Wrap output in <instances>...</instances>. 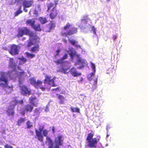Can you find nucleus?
Returning a JSON list of instances; mask_svg holds the SVG:
<instances>
[{"instance_id":"1","label":"nucleus","mask_w":148,"mask_h":148,"mask_svg":"<svg viewBox=\"0 0 148 148\" xmlns=\"http://www.w3.org/2000/svg\"><path fill=\"white\" fill-rule=\"evenodd\" d=\"M94 135V132L92 131L91 132L88 134L86 140L88 143L86 146V147H89L90 148H96L97 147V143L99 141L101 137L97 136V138H93Z\"/></svg>"},{"instance_id":"2","label":"nucleus","mask_w":148,"mask_h":148,"mask_svg":"<svg viewBox=\"0 0 148 148\" xmlns=\"http://www.w3.org/2000/svg\"><path fill=\"white\" fill-rule=\"evenodd\" d=\"M0 77V86H2L3 87L5 88V90L6 93L8 94L13 91V86H8V78L6 77V73L4 72L1 73Z\"/></svg>"},{"instance_id":"3","label":"nucleus","mask_w":148,"mask_h":148,"mask_svg":"<svg viewBox=\"0 0 148 148\" xmlns=\"http://www.w3.org/2000/svg\"><path fill=\"white\" fill-rule=\"evenodd\" d=\"M72 25L69 22H67L66 24L62 28L63 31L60 33L61 36H63L68 37L76 34L77 32V28L73 27L71 29Z\"/></svg>"},{"instance_id":"4","label":"nucleus","mask_w":148,"mask_h":148,"mask_svg":"<svg viewBox=\"0 0 148 148\" xmlns=\"http://www.w3.org/2000/svg\"><path fill=\"white\" fill-rule=\"evenodd\" d=\"M67 54H65L64 56L60 59L54 61V62L57 64H60L62 68L60 69V71L65 74L68 73L67 70L69 69L68 67L69 61H64V60L67 58Z\"/></svg>"},{"instance_id":"5","label":"nucleus","mask_w":148,"mask_h":148,"mask_svg":"<svg viewBox=\"0 0 148 148\" xmlns=\"http://www.w3.org/2000/svg\"><path fill=\"white\" fill-rule=\"evenodd\" d=\"M30 84L36 88H40L42 91L45 90V87L41 86L42 84V82L40 80H38L36 81L34 77L30 78L29 79Z\"/></svg>"},{"instance_id":"6","label":"nucleus","mask_w":148,"mask_h":148,"mask_svg":"<svg viewBox=\"0 0 148 148\" xmlns=\"http://www.w3.org/2000/svg\"><path fill=\"white\" fill-rule=\"evenodd\" d=\"M44 127V126H40L39 128V131L36 129L35 131L36 134V136L35 137L36 138H37L38 140L40 142H43V137L42 134V132Z\"/></svg>"},{"instance_id":"7","label":"nucleus","mask_w":148,"mask_h":148,"mask_svg":"<svg viewBox=\"0 0 148 148\" xmlns=\"http://www.w3.org/2000/svg\"><path fill=\"white\" fill-rule=\"evenodd\" d=\"M44 83L45 84L51 85L52 87H55L57 86V85L55 84L54 78L51 79V76L48 75H46L45 76V79H44Z\"/></svg>"},{"instance_id":"8","label":"nucleus","mask_w":148,"mask_h":148,"mask_svg":"<svg viewBox=\"0 0 148 148\" xmlns=\"http://www.w3.org/2000/svg\"><path fill=\"white\" fill-rule=\"evenodd\" d=\"M20 92L24 95H29L31 94V90L25 85L20 87Z\"/></svg>"},{"instance_id":"9","label":"nucleus","mask_w":148,"mask_h":148,"mask_svg":"<svg viewBox=\"0 0 148 148\" xmlns=\"http://www.w3.org/2000/svg\"><path fill=\"white\" fill-rule=\"evenodd\" d=\"M29 29L26 27H22L19 28L18 29V33L17 34V36L19 38L23 36L24 35H27Z\"/></svg>"},{"instance_id":"10","label":"nucleus","mask_w":148,"mask_h":148,"mask_svg":"<svg viewBox=\"0 0 148 148\" xmlns=\"http://www.w3.org/2000/svg\"><path fill=\"white\" fill-rule=\"evenodd\" d=\"M19 51L18 46L16 45L13 44L11 46L9 52L12 55L14 56L18 54Z\"/></svg>"},{"instance_id":"11","label":"nucleus","mask_w":148,"mask_h":148,"mask_svg":"<svg viewBox=\"0 0 148 148\" xmlns=\"http://www.w3.org/2000/svg\"><path fill=\"white\" fill-rule=\"evenodd\" d=\"M15 2H18L21 1H24L23 2V6H24L25 7L29 8L32 6L34 3V1L33 0H14Z\"/></svg>"},{"instance_id":"12","label":"nucleus","mask_w":148,"mask_h":148,"mask_svg":"<svg viewBox=\"0 0 148 148\" xmlns=\"http://www.w3.org/2000/svg\"><path fill=\"white\" fill-rule=\"evenodd\" d=\"M77 63H75V65L77 64H81V65L77 67L78 69H81L83 68L85 65L87 64V62L85 60L82 59L81 58H79L77 60Z\"/></svg>"},{"instance_id":"13","label":"nucleus","mask_w":148,"mask_h":148,"mask_svg":"<svg viewBox=\"0 0 148 148\" xmlns=\"http://www.w3.org/2000/svg\"><path fill=\"white\" fill-rule=\"evenodd\" d=\"M27 35H28L29 37L32 38V40H34L36 41L35 42L38 43L39 42V38L33 32L30 31L29 29Z\"/></svg>"},{"instance_id":"14","label":"nucleus","mask_w":148,"mask_h":148,"mask_svg":"<svg viewBox=\"0 0 148 148\" xmlns=\"http://www.w3.org/2000/svg\"><path fill=\"white\" fill-rule=\"evenodd\" d=\"M58 13V10L56 9L55 7H53L49 14L50 18L52 19L55 18L57 16Z\"/></svg>"},{"instance_id":"15","label":"nucleus","mask_w":148,"mask_h":148,"mask_svg":"<svg viewBox=\"0 0 148 148\" xmlns=\"http://www.w3.org/2000/svg\"><path fill=\"white\" fill-rule=\"evenodd\" d=\"M33 106L30 104H27L24 106L23 111L26 112H31L33 109Z\"/></svg>"},{"instance_id":"16","label":"nucleus","mask_w":148,"mask_h":148,"mask_svg":"<svg viewBox=\"0 0 148 148\" xmlns=\"http://www.w3.org/2000/svg\"><path fill=\"white\" fill-rule=\"evenodd\" d=\"M63 140V138L62 136L59 135L55 138V142L56 144L61 145H62Z\"/></svg>"},{"instance_id":"17","label":"nucleus","mask_w":148,"mask_h":148,"mask_svg":"<svg viewBox=\"0 0 148 148\" xmlns=\"http://www.w3.org/2000/svg\"><path fill=\"white\" fill-rule=\"evenodd\" d=\"M17 69L18 70H20V71L17 72V76L18 77L19 79H21L23 77V76L24 75L26 74V73L19 66H18Z\"/></svg>"},{"instance_id":"18","label":"nucleus","mask_w":148,"mask_h":148,"mask_svg":"<svg viewBox=\"0 0 148 148\" xmlns=\"http://www.w3.org/2000/svg\"><path fill=\"white\" fill-rule=\"evenodd\" d=\"M38 100L37 97L36 96L32 97L29 98V103L32 104V105L35 106H37L38 103H36V102H37Z\"/></svg>"},{"instance_id":"19","label":"nucleus","mask_w":148,"mask_h":148,"mask_svg":"<svg viewBox=\"0 0 148 148\" xmlns=\"http://www.w3.org/2000/svg\"><path fill=\"white\" fill-rule=\"evenodd\" d=\"M70 72L71 74L74 77L80 76L81 75V73H78L76 71V69L74 67H72L70 70Z\"/></svg>"},{"instance_id":"20","label":"nucleus","mask_w":148,"mask_h":148,"mask_svg":"<svg viewBox=\"0 0 148 148\" xmlns=\"http://www.w3.org/2000/svg\"><path fill=\"white\" fill-rule=\"evenodd\" d=\"M16 65L14 62L13 58H10L9 63V67L10 68H13L14 69V70L16 69Z\"/></svg>"},{"instance_id":"21","label":"nucleus","mask_w":148,"mask_h":148,"mask_svg":"<svg viewBox=\"0 0 148 148\" xmlns=\"http://www.w3.org/2000/svg\"><path fill=\"white\" fill-rule=\"evenodd\" d=\"M40 50V46L39 45L37 44L31 48L30 51L31 52L35 53H37Z\"/></svg>"},{"instance_id":"22","label":"nucleus","mask_w":148,"mask_h":148,"mask_svg":"<svg viewBox=\"0 0 148 148\" xmlns=\"http://www.w3.org/2000/svg\"><path fill=\"white\" fill-rule=\"evenodd\" d=\"M18 103V101L16 99V97H14L10 102V106L14 108L15 106Z\"/></svg>"},{"instance_id":"23","label":"nucleus","mask_w":148,"mask_h":148,"mask_svg":"<svg viewBox=\"0 0 148 148\" xmlns=\"http://www.w3.org/2000/svg\"><path fill=\"white\" fill-rule=\"evenodd\" d=\"M35 23V21L33 19H28L26 21V24L27 25H29L32 27L34 26Z\"/></svg>"},{"instance_id":"24","label":"nucleus","mask_w":148,"mask_h":148,"mask_svg":"<svg viewBox=\"0 0 148 148\" xmlns=\"http://www.w3.org/2000/svg\"><path fill=\"white\" fill-rule=\"evenodd\" d=\"M46 139L47 141L49 146L48 148H53V143L51 140V139L49 137H47Z\"/></svg>"},{"instance_id":"25","label":"nucleus","mask_w":148,"mask_h":148,"mask_svg":"<svg viewBox=\"0 0 148 148\" xmlns=\"http://www.w3.org/2000/svg\"><path fill=\"white\" fill-rule=\"evenodd\" d=\"M38 20L42 24H45L48 21L46 18L42 17H39Z\"/></svg>"},{"instance_id":"26","label":"nucleus","mask_w":148,"mask_h":148,"mask_svg":"<svg viewBox=\"0 0 148 148\" xmlns=\"http://www.w3.org/2000/svg\"><path fill=\"white\" fill-rule=\"evenodd\" d=\"M57 95H58V98L60 100L59 103L60 104H63L65 100L64 97L62 95H58V94H57Z\"/></svg>"},{"instance_id":"27","label":"nucleus","mask_w":148,"mask_h":148,"mask_svg":"<svg viewBox=\"0 0 148 148\" xmlns=\"http://www.w3.org/2000/svg\"><path fill=\"white\" fill-rule=\"evenodd\" d=\"M68 41L72 45H75L77 47L80 48V45H76V44L77 43V41L73 40H71L70 39H68Z\"/></svg>"},{"instance_id":"28","label":"nucleus","mask_w":148,"mask_h":148,"mask_svg":"<svg viewBox=\"0 0 148 148\" xmlns=\"http://www.w3.org/2000/svg\"><path fill=\"white\" fill-rule=\"evenodd\" d=\"M13 108H9L7 110V113L8 116H13L14 114V112Z\"/></svg>"},{"instance_id":"29","label":"nucleus","mask_w":148,"mask_h":148,"mask_svg":"<svg viewBox=\"0 0 148 148\" xmlns=\"http://www.w3.org/2000/svg\"><path fill=\"white\" fill-rule=\"evenodd\" d=\"M21 6H20L18 8V9L14 13V15L15 16H18L19 14L23 12V11L21 10Z\"/></svg>"},{"instance_id":"30","label":"nucleus","mask_w":148,"mask_h":148,"mask_svg":"<svg viewBox=\"0 0 148 148\" xmlns=\"http://www.w3.org/2000/svg\"><path fill=\"white\" fill-rule=\"evenodd\" d=\"M25 121V118H20L17 121V125H20L22 123H24Z\"/></svg>"},{"instance_id":"31","label":"nucleus","mask_w":148,"mask_h":148,"mask_svg":"<svg viewBox=\"0 0 148 148\" xmlns=\"http://www.w3.org/2000/svg\"><path fill=\"white\" fill-rule=\"evenodd\" d=\"M56 23L53 21H51L49 24V29L51 30L53 29L56 27Z\"/></svg>"},{"instance_id":"32","label":"nucleus","mask_w":148,"mask_h":148,"mask_svg":"<svg viewBox=\"0 0 148 148\" xmlns=\"http://www.w3.org/2000/svg\"><path fill=\"white\" fill-rule=\"evenodd\" d=\"M36 31H41V29L40 28V24H38L37 25H34L32 27Z\"/></svg>"},{"instance_id":"33","label":"nucleus","mask_w":148,"mask_h":148,"mask_svg":"<svg viewBox=\"0 0 148 148\" xmlns=\"http://www.w3.org/2000/svg\"><path fill=\"white\" fill-rule=\"evenodd\" d=\"M25 54L27 57L30 58H33L35 56V54L32 53H30L27 52H25Z\"/></svg>"},{"instance_id":"34","label":"nucleus","mask_w":148,"mask_h":148,"mask_svg":"<svg viewBox=\"0 0 148 148\" xmlns=\"http://www.w3.org/2000/svg\"><path fill=\"white\" fill-rule=\"evenodd\" d=\"M71 111L73 112H77L79 113L80 110L79 108H73L71 107L70 108Z\"/></svg>"},{"instance_id":"35","label":"nucleus","mask_w":148,"mask_h":148,"mask_svg":"<svg viewBox=\"0 0 148 148\" xmlns=\"http://www.w3.org/2000/svg\"><path fill=\"white\" fill-rule=\"evenodd\" d=\"M33 40H34L30 39L27 41V47H30L34 45Z\"/></svg>"},{"instance_id":"36","label":"nucleus","mask_w":148,"mask_h":148,"mask_svg":"<svg viewBox=\"0 0 148 148\" xmlns=\"http://www.w3.org/2000/svg\"><path fill=\"white\" fill-rule=\"evenodd\" d=\"M89 19L88 17V16L86 15L84 16L82 20V22L85 23L86 24L88 22V21Z\"/></svg>"},{"instance_id":"37","label":"nucleus","mask_w":148,"mask_h":148,"mask_svg":"<svg viewBox=\"0 0 148 148\" xmlns=\"http://www.w3.org/2000/svg\"><path fill=\"white\" fill-rule=\"evenodd\" d=\"M27 128V129L33 127L32 123L29 121H28L26 122Z\"/></svg>"},{"instance_id":"38","label":"nucleus","mask_w":148,"mask_h":148,"mask_svg":"<svg viewBox=\"0 0 148 148\" xmlns=\"http://www.w3.org/2000/svg\"><path fill=\"white\" fill-rule=\"evenodd\" d=\"M49 131L46 130H43L42 131L43 132V136L47 137H48L47 136L48 134Z\"/></svg>"},{"instance_id":"39","label":"nucleus","mask_w":148,"mask_h":148,"mask_svg":"<svg viewBox=\"0 0 148 148\" xmlns=\"http://www.w3.org/2000/svg\"><path fill=\"white\" fill-rule=\"evenodd\" d=\"M21 61H22L23 63H24L26 62L27 60L23 56L19 59Z\"/></svg>"},{"instance_id":"40","label":"nucleus","mask_w":148,"mask_h":148,"mask_svg":"<svg viewBox=\"0 0 148 148\" xmlns=\"http://www.w3.org/2000/svg\"><path fill=\"white\" fill-rule=\"evenodd\" d=\"M54 6V4L52 3H50L48 5L47 11H49L52 7Z\"/></svg>"},{"instance_id":"41","label":"nucleus","mask_w":148,"mask_h":148,"mask_svg":"<svg viewBox=\"0 0 148 148\" xmlns=\"http://www.w3.org/2000/svg\"><path fill=\"white\" fill-rule=\"evenodd\" d=\"M91 68L92 69L93 71L95 72V64L92 62H91Z\"/></svg>"},{"instance_id":"42","label":"nucleus","mask_w":148,"mask_h":148,"mask_svg":"<svg viewBox=\"0 0 148 148\" xmlns=\"http://www.w3.org/2000/svg\"><path fill=\"white\" fill-rule=\"evenodd\" d=\"M39 110L38 108H36L35 109L34 115H36L37 114H39Z\"/></svg>"},{"instance_id":"43","label":"nucleus","mask_w":148,"mask_h":148,"mask_svg":"<svg viewBox=\"0 0 148 148\" xmlns=\"http://www.w3.org/2000/svg\"><path fill=\"white\" fill-rule=\"evenodd\" d=\"M91 31H93V33L94 34H96V29L94 26H92L91 27Z\"/></svg>"},{"instance_id":"44","label":"nucleus","mask_w":148,"mask_h":148,"mask_svg":"<svg viewBox=\"0 0 148 148\" xmlns=\"http://www.w3.org/2000/svg\"><path fill=\"white\" fill-rule=\"evenodd\" d=\"M5 148H13L11 146L9 145L8 144H6L4 146Z\"/></svg>"},{"instance_id":"45","label":"nucleus","mask_w":148,"mask_h":148,"mask_svg":"<svg viewBox=\"0 0 148 148\" xmlns=\"http://www.w3.org/2000/svg\"><path fill=\"white\" fill-rule=\"evenodd\" d=\"M60 51V49H57L56 51V52L57 53L55 55V57H56L58 55Z\"/></svg>"},{"instance_id":"46","label":"nucleus","mask_w":148,"mask_h":148,"mask_svg":"<svg viewBox=\"0 0 148 148\" xmlns=\"http://www.w3.org/2000/svg\"><path fill=\"white\" fill-rule=\"evenodd\" d=\"M117 35H113L112 37L113 39L114 40L117 38Z\"/></svg>"},{"instance_id":"47","label":"nucleus","mask_w":148,"mask_h":148,"mask_svg":"<svg viewBox=\"0 0 148 148\" xmlns=\"http://www.w3.org/2000/svg\"><path fill=\"white\" fill-rule=\"evenodd\" d=\"M97 79L96 78L94 80V84L95 85H96L97 83Z\"/></svg>"},{"instance_id":"48","label":"nucleus","mask_w":148,"mask_h":148,"mask_svg":"<svg viewBox=\"0 0 148 148\" xmlns=\"http://www.w3.org/2000/svg\"><path fill=\"white\" fill-rule=\"evenodd\" d=\"M18 103L21 104H23V99L20 101H18Z\"/></svg>"},{"instance_id":"49","label":"nucleus","mask_w":148,"mask_h":148,"mask_svg":"<svg viewBox=\"0 0 148 148\" xmlns=\"http://www.w3.org/2000/svg\"><path fill=\"white\" fill-rule=\"evenodd\" d=\"M23 10L25 12H27L28 11V10L27 9H26V8L27 7H25V6H23Z\"/></svg>"},{"instance_id":"50","label":"nucleus","mask_w":148,"mask_h":148,"mask_svg":"<svg viewBox=\"0 0 148 148\" xmlns=\"http://www.w3.org/2000/svg\"><path fill=\"white\" fill-rule=\"evenodd\" d=\"M59 87H57L55 88H53V90H56L57 91L58 90H59Z\"/></svg>"},{"instance_id":"51","label":"nucleus","mask_w":148,"mask_h":148,"mask_svg":"<svg viewBox=\"0 0 148 148\" xmlns=\"http://www.w3.org/2000/svg\"><path fill=\"white\" fill-rule=\"evenodd\" d=\"M95 72L93 71V72L91 74V76H94L95 74Z\"/></svg>"},{"instance_id":"52","label":"nucleus","mask_w":148,"mask_h":148,"mask_svg":"<svg viewBox=\"0 0 148 148\" xmlns=\"http://www.w3.org/2000/svg\"><path fill=\"white\" fill-rule=\"evenodd\" d=\"M63 41L65 43H66L67 42V40L65 39H64L63 40Z\"/></svg>"},{"instance_id":"53","label":"nucleus","mask_w":148,"mask_h":148,"mask_svg":"<svg viewBox=\"0 0 148 148\" xmlns=\"http://www.w3.org/2000/svg\"><path fill=\"white\" fill-rule=\"evenodd\" d=\"M70 56L71 57H73V53H70Z\"/></svg>"},{"instance_id":"54","label":"nucleus","mask_w":148,"mask_h":148,"mask_svg":"<svg viewBox=\"0 0 148 148\" xmlns=\"http://www.w3.org/2000/svg\"><path fill=\"white\" fill-rule=\"evenodd\" d=\"M54 148H59V147L58 145H56L55 147Z\"/></svg>"},{"instance_id":"55","label":"nucleus","mask_w":148,"mask_h":148,"mask_svg":"<svg viewBox=\"0 0 148 148\" xmlns=\"http://www.w3.org/2000/svg\"><path fill=\"white\" fill-rule=\"evenodd\" d=\"M25 112L24 111V112L22 113V115H24L25 114Z\"/></svg>"},{"instance_id":"56","label":"nucleus","mask_w":148,"mask_h":148,"mask_svg":"<svg viewBox=\"0 0 148 148\" xmlns=\"http://www.w3.org/2000/svg\"><path fill=\"white\" fill-rule=\"evenodd\" d=\"M54 130H55V129L54 128V127H53V128H52V131H53V132H54Z\"/></svg>"},{"instance_id":"57","label":"nucleus","mask_w":148,"mask_h":148,"mask_svg":"<svg viewBox=\"0 0 148 148\" xmlns=\"http://www.w3.org/2000/svg\"><path fill=\"white\" fill-rule=\"evenodd\" d=\"M80 80H81V81H82L83 80V79L82 77H81Z\"/></svg>"},{"instance_id":"58","label":"nucleus","mask_w":148,"mask_h":148,"mask_svg":"<svg viewBox=\"0 0 148 148\" xmlns=\"http://www.w3.org/2000/svg\"><path fill=\"white\" fill-rule=\"evenodd\" d=\"M31 132L32 133V134H34V132Z\"/></svg>"},{"instance_id":"59","label":"nucleus","mask_w":148,"mask_h":148,"mask_svg":"<svg viewBox=\"0 0 148 148\" xmlns=\"http://www.w3.org/2000/svg\"><path fill=\"white\" fill-rule=\"evenodd\" d=\"M107 1H110V0H107Z\"/></svg>"}]
</instances>
